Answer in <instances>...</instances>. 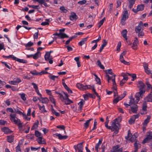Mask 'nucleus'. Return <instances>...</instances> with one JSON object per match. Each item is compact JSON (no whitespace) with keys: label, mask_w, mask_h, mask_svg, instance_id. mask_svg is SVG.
<instances>
[{"label":"nucleus","mask_w":152,"mask_h":152,"mask_svg":"<svg viewBox=\"0 0 152 152\" xmlns=\"http://www.w3.org/2000/svg\"><path fill=\"white\" fill-rule=\"evenodd\" d=\"M38 124L39 122L38 121H37V122L35 123L32 127L31 128V130H34V129L37 128L38 126Z\"/></svg>","instance_id":"obj_47"},{"label":"nucleus","mask_w":152,"mask_h":152,"mask_svg":"<svg viewBox=\"0 0 152 152\" xmlns=\"http://www.w3.org/2000/svg\"><path fill=\"white\" fill-rule=\"evenodd\" d=\"M88 37L83 39L80 42L78 43L79 45L81 46L83 45L86 41L87 40Z\"/></svg>","instance_id":"obj_37"},{"label":"nucleus","mask_w":152,"mask_h":152,"mask_svg":"<svg viewBox=\"0 0 152 152\" xmlns=\"http://www.w3.org/2000/svg\"><path fill=\"white\" fill-rule=\"evenodd\" d=\"M137 106L134 104L131 107V110L133 113H136L137 110Z\"/></svg>","instance_id":"obj_20"},{"label":"nucleus","mask_w":152,"mask_h":152,"mask_svg":"<svg viewBox=\"0 0 152 152\" xmlns=\"http://www.w3.org/2000/svg\"><path fill=\"white\" fill-rule=\"evenodd\" d=\"M14 136L12 135L7 136V141L10 143L13 142L14 140Z\"/></svg>","instance_id":"obj_25"},{"label":"nucleus","mask_w":152,"mask_h":152,"mask_svg":"<svg viewBox=\"0 0 152 152\" xmlns=\"http://www.w3.org/2000/svg\"><path fill=\"white\" fill-rule=\"evenodd\" d=\"M85 102V101L83 100H82L78 104V105H79V110H81L82 109L83 106L84 104V103Z\"/></svg>","instance_id":"obj_38"},{"label":"nucleus","mask_w":152,"mask_h":152,"mask_svg":"<svg viewBox=\"0 0 152 152\" xmlns=\"http://www.w3.org/2000/svg\"><path fill=\"white\" fill-rule=\"evenodd\" d=\"M150 118L151 116H150L148 115L147 117V118L144 120L143 122V124L144 125H146L149 122Z\"/></svg>","instance_id":"obj_39"},{"label":"nucleus","mask_w":152,"mask_h":152,"mask_svg":"<svg viewBox=\"0 0 152 152\" xmlns=\"http://www.w3.org/2000/svg\"><path fill=\"white\" fill-rule=\"evenodd\" d=\"M1 131L4 132L6 134L11 133L12 132L7 127H4L1 129Z\"/></svg>","instance_id":"obj_14"},{"label":"nucleus","mask_w":152,"mask_h":152,"mask_svg":"<svg viewBox=\"0 0 152 152\" xmlns=\"http://www.w3.org/2000/svg\"><path fill=\"white\" fill-rule=\"evenodd\" d=\"M143 66L145 72L148 75H150L151 77L152 78V73H151V71L149 69L148 64L147 63H143Z\"/></svg>","instance_id":"obj_8"},{"label":"nucleus","mask_w":152,"mask_h":152,"mask_svg":"<svg viewBox=\"0 0 152 152\" xmlns=\"http://www.w3.org/2000/svg\"><path fill=\"white\" fill-rule=\"evenodd\" d=\"M50 52H47L45 56V59L46 61H48L49 60V58L50 55Z\"/></svg>","instance_id":"obj_30"},{"label":"nucleus","mask_w":152,"mask_h":152,"mask_svg":"<svg viewBox=\"0 0 152 152\" xmlns=\"http://www.w3.org/2000/svg\"><path fill=\"white\" fill-rule=\"evenodd\" d=\"M33 45V43L31 42H28L25 45L26 47H30Z\"/></svg>","instance_id":"obj_59"},{"label":"nucleus","mask_w":152,"mask_h":152,"mask_svg":"<svg viewBox=\"0 0 152 152\" xmlns=\"http://www.w3.org/2000/svg\"><path fill=\"white\" fill-rule=\"evenodd\" d=\"M124 56L120 55V61L124 64L126 65H129V62H127L125 61L124 59Z\"/></svg>","instance_id":"obj_23"},{"label":"nucleus","mask_w":152,"mask_h":152,"mask_svg":"<svg viewBox=\"0 0 152 152\" xmlns=\"http://www.w3.org/2000/svg\"><path fill=\"white\" fill-rule=\"evenodd\" d=\"M145 85L144 83L142 81H139L138 82L137 87L140 91H145L144 88Z\"/></svg>","instance_id":"obj_9"},{"label":"nucleus","mask_w":152,"mask_h":152,"mask_svg":"<svg viewBox=\"0 0 152 152\" xmlns=\"http://www.w3.org/2000/svg\"><path fill=\"white\" fill-rule=\"evenodd\" d=\"M62 92L61 93L62 94H60V93H57L58 94H59V97L60 99L62 102L64 100V99L65 98V95Z\"/></svg>","instance_id":"obj_35"},{"label":"nucleus","mask_w":152,"mask_h":152,"mask_svg":"<svg viewBox=\"0 0 152 152\" xmlns=\"http://www.w3.org/2000/svg\"><path fill=\"white\" fill-rule=\"evenodd\" d=\"M96 64L101 69H104V66L101 64V63L99 60H98L96 63Z\"/></svg>","instance_id":"obj_36"},{"label":"nucleus","mask_w":152,"mask_h":152,"mask_svg":"<svg viewBox=\"0 0 152 152\" xmlns=\"http://www.w3.org/2000/svg\"><path fill=\"white\" fill-rule=\"evenodd\" d=\"M40 55L41 53L40 52L38 51L35 54L33 55V57L34 59H37L40 56Z\"/></svg>","instance_id":"obj_32"},{"label":"nucleus","mask_w":152,"mask_h":152,"mask_svg":"<svg viewBox=\"0 0 152 152\" xmlns=\"http://www.w3.org/2000/svg\"><path fill=\"white\" fill-rule=\"evenodd\" d=\"M126 74L132 77L133 78V79L132 80V81H134L136 78V75L135 74H130L128 73H127Z\"/></svg>","instance_id":"obj_46"},{"label":"nucleus","mask_w":152,"mask_h":152,"mask_svg":"<svg viewBox=\"0 0 152 152\" xmlns=\"http://www.w3.org/2000/svg\"><path fill=\"white\" fill-rule=\"evenodd\" d=\"M60 37L61 39H63L64 38H68L69 37L65 33H60Z\"/></svg>","instance_id":"obj_43"},{"label":"nucleus","mask_w":152,"mask_h":152,"mask_svg":"<svg viewBox=\"0 0 152 152\" xmlns=\"http://www.w3.org/2000/svg\"><path fill=\"white\" fill-rule=\"evenodd\" d=\"M131 136L132 137L129 139V140L131 142H133L136 140V138L137 137L138 134L137 133H135L133 135H132Z\"/></svg>","instance_id":"obj_17"},{"label":"nucleus","mask_w":152,"mask_h":152,"mask_svg":"<svg viewBox=\"0 0 152 152\" xmlns=\"http://www.w3.org/2000/svg\"><path fill=\"white\" fill-rule=\"evenodd\" d=\"M119 145L113 147V152H122L123 148H119Z\"/></svg>","instance_id":"obj_13"},{"label":"nucleus","mask_w":152,"mask_h":152,"mask_svg":"<svg viewBox=\"0 0 152 152\" xmlns=\"http://www.w3.org/2000/svg\"><path fill=\"white\" fill-rule=\"evenodd\" d=\"M105 72L106 74H109L110 75L113 74L112 70L111 69L106 70Z\"/></svg>","instance_id":"obj_55"},{"label":"nucleus","mask_w":152,"mask_h":152,"mask_svg":"<svg viewBox=\"0 0 152 152\" xmlns=\"http://www.w3.org/2000/svg\"><path fill=\"white\" fill-rule=\"evenodd\" d=\"M86 2V0H83L81 1H80L78 2V3L80 5H82L85 4Z\"/></svg>","instance_id":"obj_64"},{"label":"nucleus","mask_w":152,"mask_h":152,"mask_svg":"<svg viewBox=\"0 0 152 152\" xmlns=\"http://www.w3.org/2000/svg\"><path fill=\"white\" fill-rule=\"evenodd\" d=\"M29 7H31L33 9H40L39 6V5H28Z\"/></svg>","instance_id":"obj_58"},{"label":"nucleus","mask_w":152,"mask_h":152,"mask_svg":"<svg viewBox=\"0 0 152 152\" xmlns=\"http://www.w3.org/2000/svg\"><path fill=\"white\" fill-rule=\"evenodd\" d=\"M51 110L53 114H54L56 116H58L60 115V114L56 111L53 108L52 106H51Z\"/></svg>","instance_id":"obj_33"},{"label":"nucleus","mask_w":152,"mask_h":152,"mask_svg":"<svg viewBox=\"0 0 152 152\" xmlns=\"http://www.w3.org/2000/svg\"><path fill=\"white\" fill-rule=\"evenodd\" d=\"M20 97L22 99L23 101H25L26 100V94L24 93L20 94Z\"/></svg>","instance_id":"obj_48"},{"label":"nucleus","mask_w":152,"mask_h":152,"mask_svg":"<svg viewBox=\"0 0 152 152\" xmlns=\"http://www.w3.org/2000/svg\"><path fill=\"white\" fill-rule=\"evenodd\" d=\"M70 19L73 21H75L77 18V17L74 12H72L69 16Z\"/></svg>","instance_id":"obj_11"},{"label":"nucleus","mask_w":152,"mask_h":152,"mask_svg":"<svg viewBox=\"0 0 152 152\" xmlns=\"http://www.w3.org/2000/svg\"><path fill=\"white\" fill-rule=\"evenodd\" d=\"M121 100V99H120V98H119V97H116L114 100L113 102L115 104H116L119 101V100Z\"/></svg>","instance_id":"obj_61"},{"label":"nucleus","mask_w":152,"mask_h":152,"mask_svg":"<svg viewBox=\"0 0 152 152\" xmlns=\"http://www.w3.org/2000/svg\"><path fill=\"white\" fill-rule=\"evenodd\" d=\"M122 76L124 77L123 79L124 80H127L128 79V77L127 75L125 73H122Z\"/></svg>","instance_id":"obj_54"},{"label":"nucleus","mask_w":152,"mask_h":152,"mask_svg":"<svg viewBox=\"0 0 152 152\" xmlns=\"http://www.w3.org/2000/svg\"><path fill=\"white\" fill-rule=\"evenodd\" d=\"M150 140L147 137H146L142 141V144H145L148 143L150 141Z\"/></svg>","instance_id":"obj_57"},{"label":"nucleus","mask_w":152,"mask_h":152,"mask_svg":"<svg viewBox=\"0 0 152 152\" xmlns=\"http://www.w3.org/2000/svg\"><path fill=\"white\" fill-rule=\"evenodd\" d=\"M146 137L151 140L152 139V132L150 131L148 132Z\"/></svg>","instance_id":"obj_42"},{"label":"nucleus","mask_w":152,"mask_h":152,"mask_svg":"<svg viewBox=\"0 0 152 152\" xmlns=\"http://www.w3.org/2000/svg\"><path fill=\"white\" fill-rule=\"evenodd\" d=\"M142 27H143V23L141 21L138 25L135 27V31L136 33L138 34L137 35L138 37L143 36L144 35V34L143 31Z\"/></svg>","instance_id":"obj_1"},{"label":"nucleus","mask_w":152,"mask_h":152,"mask_svg":"<svg viewBox=\"0 0 152 152\" xmlns=\"http://www.w3.org/2000/svg\"><path fill=\"white\" fill-rule=\"evenodd\" d=\"M55 135L57 137H58V139L60 140H62L64 139H66L67 138L68 136H67L64 135L62 136L60 134L56 133Z\"/></svg>","instance_id":"obj_21"},{"label":"nucleus","mask_w":152,"mask_h":152,"mask_svg":"<svg viewBox=\"0 0 152 152\" xmlns=\"http://www.w3.org/2000/svg\"><path fill=\"white\" fill-rule=\"evenodd\" d=\"M129 18L127 10L124 11L123 14L121 19V24L124 25L125 24V21Z\"/></svg>","instance_id":"obj_5"},{"label":"nucleus","mask_w":152,"mask_h":152,"mask_svg":"<svg viewBox=\"0 0 152 152\" xmlns=\"http://www.w3.org/2000/svg\"><path fill=\"white\" fill-rule=\"evenodd\" d=\"M52 80L54 81L55 79V78H56V76L55 75H50L48 76Z\"/></svg>","instance_id":"obj_63"},{"label":"nucleus","mask_w":152,"mask_h":152,"mask_svg":"<svg viewBox=\"0 0 152 152\" xmlns=\"http://www.w3.org/2000/svg\"><path fill=\"white\" fill-rule=\"evenodd\" d=\"M22 143H20L19 142L18 145L16 147V152H21L20 145L22 144Z\"/></svg>","instance_id":"obj_40"},{"label":"nucleus","mask_w":152,"mask_h":152,"mask_svg":"<svg viewBox=\"0 0 152 152\" xmlns=\"http://www.w3.org/2000/svg\"><path fill=\"white\" fill-rule=\"evenodd\" d=\"M111 123V126H108V125L106 127L108 129L111 130L112 131H115V130H118V127L116 125L118 124L117 119L116 118Z\"/></svg>","instance_id":"obj_3"},{"label":"nucleus","mask_w":152,"mask_h":152,"mask_svg":"<svg viewBox=\"0 0 152 152\" xmlns=\"http://www.w3.org/2000/svg\"><path fill=\"white\" fill-rule=\"evenodd\" d=\"M10 119L11 121L15 124H17L19 127H22V123L19 119L16 117V114H11L10 115Z\"/></svg>","instance_id":"obj_2"},{"label":"nucleus","mask_w":152,"mask_h":152,"mask_svg":"<svg viewBox=\"0 0 152 152\" xmlns=\"http://www.w3.org/2000/svg\"><path fill=\"white\" fill-rule=\"evenodd\" d=\"M77 87L79 89L82 90H85V86L80 83H77L76 85Z\"/></svg>","instance_id":"obj_27"},{"label":"nucleus","mask_w":152,"mask_h":152,"mask_svg":"<svg viewBox=\"0 0 152 152\" xmlns=\"http://www.w3.org/2000/svg\"><path fill=\"white\" fill-rule=\"evenodd\" d=\"M145 91H140V92L136 93L135 98L136 99V102L138 103L140 98H142L143 94L145 93Z\"/></svg>","instance_id":"obj_6"},{"label":"nucleus","mask_w":152,"mask_h":152,"mask_svg":"<svg viewBox=\"0 0 152 152\" xmlns=\"http://www.w3.org/2000/svg\"><path fill=\"white\" fill-rule=\"evenodd\" d=\"M127 33V31L126 29L124 30L121 32V34L124 38L126 40H127V38L126 37V34Z\"/></svg>","instance_id":"obj_29"},{"label":"nucleus","mask_w":152,"mask_h":152,"mask_svg":"<svg viewBox=\"0 0 152 152\" xmlns=\"http://www.w3.org/2000/svg\"><path fill=\"white\" fill-rule=\"evenodd\" d=\"M147 105L145 102H143L142 105V109L140 111V113L141 114H145L146 113Z\"/></svg>","instance_id":"obj_10"},{"label":"nucleus","mask_w":152,"mask_h":152,"mask_svg":"<svg viewBox=\"0 0 152 152\" xmlns=\"http://www.w3.org/2000/svg\"><path fill=\"white\" fill-rule=\"evenodd\" d=\"M56 127L58 129H60L64 130H65V127L64 125H58L56 126Z\"/></svg>","instance_id":"obj_62"},{"label":"nucleus","mask_w":152,"mask_h":152,"mask_svg":"<svg viewBox=\"0 0 152 152\" xmlns=\"http://www.w3.org/2000/svg\"><path fill=\"white\" fill-rule=\"evenodd\" d=\"M3 58H12L13 59H15V58H16V57H15L13 55H10L7 56H3Z\"/></svg>","instance_id":"obj_49"},{"label":"nucleus","mask_w":152,"mask_h":152,"mask_svg":"<svg viewBox=\"0 0 152 152\" xmlns=\"http://www.w3.org/2000/svg\"><path fill=\"white\" fill-rule=\"evenodd\" d=\"M136 99L135 100L134 99V98H130V100L129 102V104L130 105H132L133 104H137V103L136 102Z\"/></svg>","instance_id":"obj_41"},{"label":"nucleus","mask_w":152,"mask_h":152,"mask_svg":"<svg viewBox=\"0 0 152 152\" xmlns=\"http://www.w3.org/2000/svg\"><path fill=\"white\" fill-rule=\"evenodd\" d=\"M30 73L33 75H40L39 72H37L36 70H34L31 71Z\"/></svg>","instance_id":"obj_44"},{"label":"nucleus","mask_w":152,"mask_h":152,"mask_svg":"<svg viewBox=\"0 0 152 152\" xmlns=\"http://www.w3.org/2000/svg\"><path fill=\"white\" fill-rule=\"evenodd\" d=\"M126 91H124L123 93L121 94V96H119L120 98V99H122L123 98H124L126 95Z\"/></svg>","instance_id":"obj_60"},{"label":"nucleus","mask_w":152,"mask_h":152,"mask_svg":"<svg viewBox=\"0 0 152 152\" xmlns=\"http://www.w3.org/2000/svg\"><path fill=\"white\" fill-rule=\"evenodd\" d=\"M60 9L62 12L64 13H66L68 11L66 9H65V7L64 6L61 7L60 8Z\"/></svg>","instance_id":"obj_51"},{"label":"nucleus","mask_w":152,"mask_h":152,"mask_svg":"<svg viewBox=\"0 0 152 152\" xmlns=\"http://www.w3.org/2000/svg\"><path fill=\"white\" fill-rule=\"evenodd\" d=\"M38 106L39 108V110L42 111V112L44 113L47 112L46 110L45 109V106L43 105L42 106H40L39 104H38Z\"/></svg>","instance_id":"obj_34"},{"label":"nucleus","mask_w":152,"mask_h":152,"mask_svg":"<svg viewBox=\"0 0 152 152\" xmlns=\"http://www.w3.org/2000/svg\"><path fill=\"white\" fill-rule=\"evenodd\" d=\"M40 99L41 100L40 101H42V103H48L49 101L47 97H42L41 96L40 98Z\"/></svg>","instance_id":"obj_26"},{"label":"nucleus","mask_w":152,"mask_h":152,"mask_svg":"<svg viewBox=\"0 0 152 152\" xmlns=\"http://www.w3.org/2000/svg\"><path fill=\"white\" fill-rule=\"evenodd\" d=\"M63 93L65 95V98L64 99V100L63 101L65 102V104L66 105L70 104L71 103H72L73 102L70 100L68 97L69 96L66 93H65L64 92H63Z\"/></svg>","instance_id":"obj_7"},{"label":"nucleus","mask_w":152,"mask_h":152,"mask_svg":"<svg viewBox=\"0 0 152 152\" xmlns=\"http://www.w3.org/2000/svg\"><path fill=\"white\" fill-rule=\"evenodd\" d=\"M21 81L20 79L17 78L16 79L14 80L13 81H10L9 83L12 85H15L17 83H19L21 82Z\"/></svg>","instance_id":"obj_16"},{"label":"nucleus","mask_w":152,"mask_h":152,"mask_svg":"<svg viewBox=\"0 0 152 152\" xmlns=\"http://www.w3.org/2000/svg\"><path fill=\"white\" fill-rule=\"evenodd\" d=\"M37 141L39 144H46L45 140L42 137H39L37 139Z\"/></svg>","instance_id":"obj_18"},{"label":"nucleus","mask_w":152,"mask_h":152,"mask_svg":"<svg viewBox=\"0 0 152 152\" xmlns=\"http://www.w3.org/2000/svg\"><path fill=\"white\" fill-rule=\"evenodd\" d=\"M138 43V40L137 38L136 37L135 38L134 41L133 43V45L132 47L133 49H134V50H136L137 49L136 48H134V47L137 45Z\"/></svg>","instance_id":"obj_19"},{"label":"nucleus","mask_w":152,"mask_h":152,"mask_svg":"<svg viewBox=\"0 0 152 152\" xmlns=\"http://www.w3.org/2000/svg\"><path fill=\"white\" fill-rule=\"evenodd\" d=\"M92 119H93L91 118L86 121V123L84 124V126L85 128H88L89 125L90 121Z\"/></svg>","instance_id":"obj_31"},{"label":"nucleus","mask_w":152,"mask_h":152,"mask_svg":"<svg viewBox=\"0 0 152 152\" xmlns=\"http://www.w3.org/2000/svg\"><path fill=\"white\" fill-rule=\"evenodd\" d=\"M134 118H133L132 116L130 118V119L129 121V123L130 124H132L134 123L135 121Z\"/></svg>","instance_id":"obj_53"},{"label":"nucleus","mask_w":152,"mask_h":152,"mask_svg":"<svg viewBox=\"0 0 152 152\" xmlns=\"http://www.w3.org/2000/svg\"><path fill=\"white\" fill-rule=\"evenodd\" d=\"M144 6L143 4L138 5L137 6V10H137V11H135V9H132V11L135 12H137L138 11L143 10L144 9Z\"/></svg>","instance_id":"obj_15"},{"label":"nucleus","mask_w":152,"mask_h":152,"mask_svg":"<svg viewBox=\"0 0 152 152\" xmlns=\"http://www.w3.org/2000/svg\"><path fill=\"white\" fill-rule=\"evenodd\" d=\"M21 27H23L24 28H25L26 29H28V30H30L31 28L30 27H27L25 26H21L20 25H18L17 27H16V29L17 30H18Z\"/></svg>","instance_id":"obj_45"},{"label":"nucleus","mask_w":152,"mask_h":152,"mask_svg":"<svg viewBox=\"0 0 152 152\" xmlns=\"http://www.w3.org/2000/svg\"><path fill=\"white\" fill-rule=\"evenodd\" d=\"M136 0H128L129 5V7L130 9H131L133 6V5L135 3Z\"/></svg>","instance_id":"obj_28"},{"label":"nucleus","mask_w":152,"mask_h":152,"mask_svg":"<svg viewBox=\"0 0 152 152\" xmlns=\"http://www.w3.org/2000/svg\"><path fill=\"white\" fill-rule=\"evenodd\" d=\"M146 84L147 86V87L148 88H151V85L149 83L148 79H146Z\"/></svg>","instance_id":"obj_56"},{"label":"nucleus","mask_w":152,"mask_h":152,"mask_svg":"<svg viewBox=\"0 0 152 152\" xmlns=\"http://www.w3.org/2000/svg\"><path fill=\"white\" fill-rule=\"evenodd\" d=\"M41 133L39 132L38 131L36 130L35 132V134L36 136L37 137H41Z\"/></svg>","instance_id":"obj_52"},{"label":"nucleus","mask_w":152,"mask_h":152,"mask_svg":"<svg viewBox=\"0 0 152 152\" xmlns=\"http://www.w3.org/2000/svg\"><path fill=\"white\" fill-rule=\"evenodd\" d=\"M83 142H80L77 145H75L74 148L76 152H77V148L78 150H83Z\"/></svg>","instance_id":"obj_12"},{"label":"nucleus","mask_w":152,"mask_h":152,"mask_svg":"<svg viewBox=\"0 0 152 152\" xmlns=\"http://www.w3.org/2000/svg\"><path fill=\"white\" fill-rule=\"evenodd\" d=\"M145 101L148 102H152V95L151 94H149L145 97Z\"/></svg>","instance_id":"obj_24"},{"label":"nucleus","mask_w":152,"mask_h":152,"mask_svg":"<svg viewBox=\"0 0 152 152\" xmlns=\"http://www.w3.org/2000/svg\"><path fill=\"white\" fill-rule=\"evenodd\" d=\"M102 139H100L99 140L98 142L97 143L95 146V149L96 150L97 152H98V148L99 146L101 145L102 143Z\"/></svg>","instance_id":"obj_22"},{"label":"nucleus","mask_w":152,"mask_h":152,"mask_svg":"<svg viewBox=\"0 0 152 152\" xmlns=\"http://www.w3.org/2000/svg\"><path fill=\"white\" fill-rule=\"evenodd\" d=\"M138 141L137 140L136 141V142L134 144V148H139V147H140V144H139L138 142Z\"/></svg>","instance_id":"obj_50"},{"label":"nucleus","mask_w":152,"mask_h":152,"mask_svg":"<svg viewBox=\"0 0 152 152\" xmlns=\"http://www.w3.org/2000/svg\"><path fill=\"white\" fill-rule=\"evenodd\" d=\"M105 77L107 78V80L108 82L109 83L110 82V80H112L113 82V87H114L115 89L116 88V83L115 82V75H113L111 77H110L109 75H107V74H106L105 75Z\"/></svg>","instance_id":"obj_4"}]
</instances>
